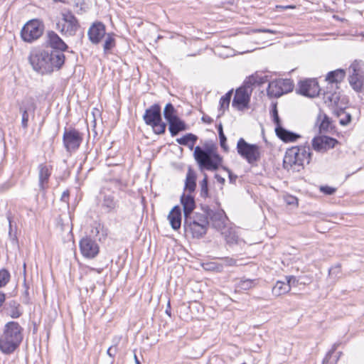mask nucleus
I'll list each match as a JSON object with an SVG mask.
<instances>
[{
  "mask_svg": "<svg viewBox=\"0 0 364 364\" xmlns=\"http://www.w3.org/2000/svg\"><path fill=\"white\" fill-rule=\"evenodd\" d=\"M28 60L33 69L42 75L60 69L65 63V55L58 50L36 49L31 52Z\"/></svg>",
  "mask_w": 364,
  "mask_h": 364,
  "instance_id": "1",
  "label": "nucleus"
},
{
  "mask_svg": "<svg viewBox=\"0 0 364 364\" xmlns=\"http://www.w3.org/2000/svg\"><path fill=\"white\" fill-rule=\"evenodd\" d=\"M23 328L16 321L8 322L0 335V351L6 355L14 353L23 340Z\"/></svg>",
  "mask_w": 364,
  "mask_h": 364,
  "instance_id": "2",
  "label": "nucleus"
},
{
  "mask_svg": "<svg viewBox=\"0 0 364 364\" xmlns=\"http://www.w3.org/2000/svg\"><path fill=\"white\" fill-rule=\"evenodd\" d=\"M209 220L205 209L202 213L195 212L193 214L184 218L183 228L187 234H191L194 238H200L207 232Z\"/></svg>",
  "mask_w": 364,
  "mask_h": 364,
  "instance_id": "3",
  "label": "nucleus"
},
{
  "mask_svg": "<svg viewBox=\"0 0 364 364\" xmlns=\"http://www.w3.org/2000/svg\"><path fill=\"white\" fill-rule=\"evenodd\" d=\"M193 156L200 170L216 171L222 162V158L211 147L203 149L197 146L195 147Z\"/></svg>",
  "mask_w": 364,
  "mask_h": 364,
  "instance_id": "4",
  "label": "nucleus"
},
{
  "mask_svg": "<svg viewBox=\"0 0 364 364\" xmlns=\"http://www.w3.org/2000/svg\"><path fill=\"white\" fill-rule=\"evenodd\" d=\"M311 153L310 147L301 146L288 149L284 157L283 165L287 169L303 167L305 162L309 163Z\"/></svg>",
  "mask_w": 364,
  "mask_h": 364,
  "instance_id": "5",
  "label": "nucleus"
},
{
  "mask_svg": "<svg viewBox=\"0 0 364 364\" xmlns=\"http://www.w3.org/2000/svg\"><path fill=\"white\" fill-rule=\"evenodd\" d=\"M237 151L238 154L252 166H257L261 159L259 146L247 143L243 138L237 141Z\"/></svg>",
  "mask_w": 364,
  "mask_h": 364,
  "instance_id": "6",
  "label": "nucleus"
},
{
  "mask_svg": "<svg viewBox=\"0 0 364 364\" xmlns=\"http://www.w3.org/2000/svg\"><path fill=\"white\" fill-rule=\"evenodd\" d=\"M61 16L56 23V28L65 36H74L80 26L77 18L70 11H63Z\"/></svg>",
  "mask_w": 364,
  "mask_h": 364,
  "instance_id": "7",
  "label": "nucleus"
},
{
  "mask_svg": "<svg viewBox=\"0 0 364 364\" xmlns=\"http://www.w3.org/2000/svg\"><path fill=\"white\" fill-rule=\"evenodd\" d=\"M44 31L43 22L38 19L28 21L21 31V36L23 41L32 43L39 38Z\"/></svg>",
  "mask_w": 364,
  "mask_h": 364,
  "instance_id": "8",
  "label": "nucleus"
},
{
  "mask_svg": "<svg viewBox=\"0 0 364 364\" xmlns=\"http://www.w3.org/2000/svg\"><path fill=\"white\" fill-rule=\"evenodd\" d=\"M294 89V83L290 79H277L269 83L267 93L270 98H278L290 92Z\"/></svg>",
  "mask_w": 364,
  "mask_h": 364,
  "instance_id": "9",
  "label": "nucleus"
},
{
  "mask_svg": "<svg viewBox=\"0 0 364 364\" xmlns=\"http://www.w3.org/2000/svg\"><path fill=\"white\" fill-rule=\"evenodd\" d=\"M363 63L355 60L350 66L352 74L349 77V83L352 88L359 92L364 90Z\"/></svg>",
  "mask_w": 364,
  "mask_h": 364,
  "instance_id": "10",
  "label": "nucleus"
},
{
  "mask_svg": "<svg viewBox=\"0 0 364 364\" xmlns=\"http://www.w3.org/2000/svg\"><path fill=\"white\" fill-rule=\"evenodd\" d=\"M63 141L67 151L77 150L82 141V134L75 129H65L63 136Z\"/></svg>",
  "mask_w": 364,
  "mask_h": 364,
  "instance_id": "11",
  "label": "nucleus"
},
{
  "mask_svg": "<svg viewBox=\"0 0 364 364\" xmlns=\"http://www.w3.org/2000/svg\"><path fill=\"white\" fill-rule=\"evenodd\" d=\"M19 112L21 114V127L26 129L28 126L29 114L34 116L36 105L33 97H26L18 103Z\"/></svg>",
  "mask_w": 364,
  "mask_h": 364,
  "instance_id": "12",
  "label": "nucleus"
},
{
  "mask_svg": "<svg viewBox=\"0 0 364 364\" xmlns=\"http://www.w3.org/2000/svg\"><path fill=\"white\" fill-rule=\"evenodd\" d=\"M205 214L208 215L209 225L211 224L212 227L217 230L221 232L225 230L226 226L227 217L225 212L222 210H213L208 207L204 208Z\"/></svg>",
  "mask_w": 364,
  "mask_h": 364,
  "instance_id": "13",
  "label": "nucleus"
},
{
  "mask_svg": "<svg viewBox=\"0 0 364 364\" xmlns=\"http://www.w3.org/2000/svg\"><path fill=\"white\" fill-rule=\"evenodd\" d=\"M79 245L81 254L87 259H93L99 254L100 247L98 244L90 237L82 238Z\"/></svg>",
  "mask_w": 364,
  "mask_h": 364,
  "instance_id": "14",
  "label": "nucleus"
},
{
  "mask_svg": "<svg viewBox=\"0 0 364 364\" xmlns=\"http://www.w3.org/2000/svg\"><path fill=\"white\" fill-rule=\"evenodd\" d=\"M251 93V90L243 85L239 87L235 92L232 106L239 110L246 108L249 104Z\"/></svg>",
  "mask_w": 364,
  "mask_h": 364,
  "instance_id": "15",
  "label": "nucleus"
},
{
  "mask_svg": "<svg viewBox=\"0 0 364 364\" xmlns=\"http://www.w3.org/2000/svg\"><path fill=\"white\" fill-rule=\"evenodd\" d=\"M338 143V141L332 137L319 136L312 139V147L316 151L323 153L334 148Z\"/></svg>",
  "mask_w": 364,
  "mask_h": 364,
  "instance_id": "16",
  "label": "nucleus"
},
{
  "mask_svg": "<svg viewBox=\"0 0 364 364\" xmlns=\"http://www.w3.org/2000/svg\"><path fill=\"white\" fill-rule=\"evenodd\" d=\"M320 91L316 80L309 79L299 83L298 92L304 96L314 97L319 95Z\"/></svg>",
  "mask_w": 364,
  "mask_h": 364,
  "instance_id": "17",
  "label": "nucleus"
},
{
  "mask_svg": "<svg viewBox=\"0 0 364 364\" xmlns=\"http://www.w3.org/2000/svg\"><path fill=\"white\" fill-rule=\"evenodd\" d=\"M143 119L149 126H154L156 122H160L162 119L160 105L154 104L146 109L143 115Z\"/></svg>",
  "mask_w": 364,
  "mask_h": 364,
  "instance_id": "18",
  "label": "nucleus"
},
{
  "mask_svg": "<svg viewBox=\"0 0 364 364\" xmlns=\"http://www.w3.org/2000/svg\"><path fill=\"white\" fill-rule=\"evenodd\" d=\"M105 26L102 22L92 24L87 31L89 40L93 44H98L106 35Z\"/></svg>",
  "mask_w": 364,
  "mask_h": 364,
  "instance_id": "19",
  "label": "nucleus"
},
{
  "mask_svg": "<svg viewBox=\"0 0 364 364\" xmlns=\"http://www.w3.org/2000/svg\"><path fill=\"white\" fill-rule=\"evenodd\" d=\"M38 186L41 191L48 188V183L52 173V166L46 164H41L38 167Z\"/></svg>",
  "mask_w": 364,
  "mask_h": 364,
  "instance_id": "20",
  "label": "nucleus"
},
{
  "mask_svg": "<svg viewBox=\"0 0 364 364\" xmlns=\"http://www.w3.org/2000/svg\"><path fill=\"white\" fill-rule=\"evenodd\" d=\"M346 72L343 69H338L329 72L326 77L327 86L331 87V89H338V84H340L344 79Z\"/></svg>",
  "mask_w": 364,
  "mask_h": 364,
  "instance_id": "21",
  "label": "nucleus"
},
{
  "mask_svg": "<svg viewBox=\"0 0 364 364\" xmlns=\"http://www.w3.org/2000/svg\"><path fill=\"white\" fill-rule=\"evenodd\" d=\"M47 43L54 50H58L61 53L68 48L66 43L53 31L47 32Z\"/></svg>",
  "mask_w": 364,
  "mask_h": 364,
  "instance_id": "22",
  "label": "nucleus"
},
{
  "mask_svg": "<svg viewBox=\"0 0 364 364\" xmlns=\"http://www.w3.org/2000/svg\"><path fill=\"white\" fill-rule=\"evenodd\" d=\"M181 203L183 206L184 218L194 213L193 210L196 208V203L191 193L186 194L183 193L181 196Z\"/></svg>",
  "mask_w": 364,
  "mask_h": 364,
  "instance_id": "23",
  "label": "nucleus"
},
{
  "mask_svg": "<svg viewBox=\"0 0 364 364\" xmlns=\"http://www.w3.org/2000/svg\"><path fill=\"white\" fill-rule=\"evenodd\" d=\"M323 100L328 106H336L338 108V103L340 100V92H336L334 89L327 86L326 90L323 92Z\"/></svg>",
  "mask_w": 364,
  "mask_h": 364,
  "instance_id": "24",
  "label": "nucleus"
},
{
  "mask_svg": "<svg viewBox=\"0 0 364 364\" xmlns=\"http://www.w3.org/2000/svg\"><path fill=\"white\" fill-rule=\"evenodd\" d=\"M168 219L171 224V228L177 230L181 225V210L179 206H174L170 211Z\"/></svg>",
  "mask_w": 364,
  "mask_h": 364,
  "instance_id": "25",
  "label": "nucleus"
},
{
  "mask_svg": "<svg viewBox=\"0 0 364 364\" xmlns=\"http://www.w3.org/2000/svg\"><path fill=\"white\" fill-rule=\"evenodd\" d=\"M275 132L277 136L284 142H293L300 138L299 134L288 131L282 126L276 127Z\"/></svg>",
  "mask_w": 364,
  "mask_h": 364,
  "instance_id": "26",
  "label": "nucleus"
},
{
  "mask_svg": "<svg viewBox=\"0 0 364 364\" xmlns=\"http://www.w3.org/2000/svg\"><path fill=\"white\" fill-rule=\"evenodd\" d=\"M267 76H262L259 75L258 73H255L246 78L243 83V86L246 88L250 89L252 92L253 86L264 84L267 81Z\"/></svg>",
  "mask_w": 364,
  "mask_h": 364,
  "instance_id": "27",
  "label": "nucleus"
},
{
  "mask_svg": "<svg viewBox=\"0 0 364 364\" xmlns=\"http://www.w3.org/2000/svg\"><path fill=\"white\" fill-rule=\"evenodd\" d=\"M168 123V129L172 136H176L180 132L187 129V125L178 117L173 118Z\"/></svg>",
  "mask_w": 364,
  "mask_h": 364,
  "instance_id": "28",
  "label": "nucleus"
},
{
  "mask_svg": "<svg viewBox=\"0 0 364 364\" xmlns=\"http://www.w3.org/2000/svg\"><path fill=\"white\" fill-rule=\"evenodd\" d=\"M196 187V173L189 168L186 173L184 191L192 193L195 191Z\"/></svg>",
  "mask_w": 364,
  "mask_h": 364,
  "instance_id": "29",
  "label": "nucleus"
},
{
  "mask_svg": "<svg viewBox=\"0 0 364 364\" xmlns=\"http://www.w3.org/2000/svg\"><path fill=\"white\" fill-rule=\"evenodd\" d=\"M102 207L106 210L107 213L114 212L117 207V203L112 195L105 194L102 200Z\"/></svg>",
  "mask_w": 364,
  "mask_h": 364,
  "instance_id": "30",
  "label": "nucleus"
},
{
  "mask_svg": "<svg viewBox=\"0 0 364 364\" xmlns=\"http://www.w3.org/2000/svg\"><path fill=\"white\" fill-rule=\"evenodd\" d=\"M198 136L193 134L188 133L181 138L176 139V142L181 145L187 146L190 149H193Z\"/></svg>",
  "mask_w": 364,
  "mask_h": 364,
  "instance_id": "31",
  "label": "nucleus"
},
{
  "mask_svg": "<svg viewBox=\"0 0 364 364\" xmlns=\"http://www.w3.org/2000/svg\"><path fill=\"white\" fill-rule=\"evenodd\" d=\"M290 291V284H288L287 282L277 281L275 285L272 288V294L279 296Z\"/></svg>",
  "mask_w": 364,
  "mask_h": 364,
  "instance_id": "32",
  "label": "nucleus"
},
{
  "mask_svg": "<svg viewBox=\"0 0 364 364\" xmlns=\"http://www.w3.org/2000/svg\"><path fill=\"white\" fill-rule=\"evenodd\" d=\"M334 113L336 114L338 118L339 123L346 126L348 125L351 121V115L350 113L347 112L344 109L342 108H336L334 109Z\"/></svg>",
  "mask_w": 364,
  "mask_h": 364,
  "instance_id": "33",
  "label": "nucleus"
},
{
  "mask_svg": "<svg viewBox=\"0 0 364 364\" xmlns=\"http://www.w3.org/2000/svg\"><path fill=\"white\" fill-rule=\"evenodd\" d=\"M220 232L224 235L228 244L234 245L237 243L238 236L234 230L226 227L225 229L222 230Z\"/></svg>",
  "mask_w": 364,
  "mask_h": 364,
  "instance_id": "34",
  "label": "nucleus"
},
{
  "mask_svg": "<svg viewBox=\"0 0 364 364\" xmlns=\"http://www.w3.org/2000/svg\"><path fill=\"white\" fill-rule=\"evenodd\" d=\"M105 41L103 45V50L105 54H107L110 52V50L115 47L116 41L114 38V35L112 33H107L105 36Z\"/></svg>",
  "mask_w": 364,
  "mask_h": 364,
  "instance_id": "35",
  "label": "nucleus"
},
{
  "mask_svg": "<svg viewBox=\"0 0 364 364\" xmlns=\"http://www.w3.org/2000/svg\"><path fill=\"white\" fill-rule=\"evenodd\" d=\"M176 109L173 105L171 103H168L164 109V118L167 120L168 122L173 120V118L178 117L176 114Z\"/></svg>",
  "mask_w": 364,
  "mask_h": 364,
  "instance_id": "36",
  "label": "nucleus"
},
{
  "mask_svg": "<svg viewBox=\"0 0 364 364\" xmlns=\"http://www.w3.org/2000/svg\"><path fill=\"white\" fill-rule=\"evenodd\" d=\"M318 121H321L319 124L320 132H328L331 125V121L329 117L325 114H320L318 117Z\"/></svg>",
  "mask_w": 364,
  "mask_h": 364,
  "instance_id": "37",
  "label": "nucleus"
},
{
  "mask_svg": "<svg viewBox=\"0 0 364 364\" xmlns=\"http://www.w3.org/2000/svg\"><path fill=\"white\" fill-rule=\"evenodd\" d=\"M205 265V269L210 271L222 272L224 269V264L220 261L208 262Z\"/></svg>",
  "mask_w": 364,
  "mask_h": 364,
  "instance_id": "38",
  "label": "nucleus"
},
{
  "mask_svg": "<svg viewBox=\"0 0 364 364\" xmlns=\"http://www.w3.org/2000/svg\"><path fill=\"white\" fill-rule=\"evenodd\" d=\"M232 96V91L228 92L225 95H223L220 100V109L223 110V112L229 107V105Z\"/></svg>",
  "mask_w": 364,
  "mask_h": 364,
  "instance_id": "39",
  "label": "nucleus"
},
{
  "mask_svg": "<svg viewBox=\"0 0 364 364\" xmlns=\"http://www.w3.org/2000/svg\"><path fill=\"white\" fill-rule=\"evenodd\" d=\"M218 134H219L220 144L221 147L223 149H225V151H228V146L226 144L227 138L223 132V128L222 124H220L218 126Z\"/></svg>",
  "mask_w": 364,
  "mask_h": 364,
  "instance_id": "40",
  "label": "nucleus"
},
{
  "mask_svg": "<svg viewBox=\"0 0 364 364\" xmlns=\"http://www.w3.org/2000/svg\"><path fill=\"white\" fill-rule=\"evenodd\" d=\"M200 196L203 198L208 196V176L204 175V178L200 182Z\"/></svg>",
  "mask_w": 364,
  "mask_h": 364,
  "instance_id": "41",
  "label": "nucleus"
},
{
  "mask_svg": "<svg viewBox=\"0 0 364 364\" xmlns=\"http://www.w3.org/2000/svg\"><path fill=\"white\" fill-rule=\"evenodd\" d=\"M337 346V344H333L331 350H329L326 357L323 358V364H336L337 360H331V357L332 355L334 353L335 350H336Z\"/></svg>",
  "mask_w": 364,
  "mask_h": 364,
  "instance_id": "42",
  "label": "nucleus"
},
{
  "mask_svg": "<svg viewBox=\"0 0 364 364\" xmlns=\"http://www.w3.org/2000/svg\"><path fill=\"white\" fill-rule=\"evenodd\" d=\"M255 285V280L243 279L240 282L239 287L242 290H248Z\"/></svg>",
  "mask_w": 364,
  "mask_h": 364,
  "instance_id": "43",
  "label": "nucleus"
},
{
  "mask_svg": "<svg viewBox=\"0 0 364 364\" xmlns=\"http://www.w3.org/2000/svg\"><path fill=\"white\" fill-rule=\"evenodd\" d=\"M10 279V274L6 269L0 270V287L5 286Z\"/></svg>",
  "mask_w": 364,
  "mask_h": 364,
  "instance_id": "44",
  "label": "nucleus"
},
{
  "mask_svg": "<svg viewBox=\"0 0 364 364\" xmlns=\"http://www.w3.org/2000/svg\"><path fill=\"white\" fill-rule=\"evenodd\" d=\"M154 130V132L156 134H162L166 131V124L162 122H156V125L151 126Z\"/></svg>",
  "mask_w": 364,
  "mask_h": 364,
  "instance_id": "45",
  "label": "nucleus"
},
{
  "mask_svg": "<svg viewBox=\"0 0 364 364\" xmlns=\"http://www.w3.org/2000/svg\"><path fill=\"white\" fill-rule=\"evenodd\" d=\"M220 262L223 263L224 267H233L235 266L237 264L236 259L232 258V257H224L220 259Z\"/></svg>",
  "mask_w": 364,
  "mask_h": 364,
  "instance_id": "46",
  "label": "nucleus"
},
{
  "mask_svg": "<svg viewBox=\"0 0 364 364\" xmlns=\"http://www.w3.org/2000/svg\"><path fill=\"white\" fill-rule=\"evenodd\" d=\"M272 117H273V122L276 124V127L282 126L276 105L274 106V108L272 109Z\"/></svg>",
  "mask_w": 364,
  "mask_h": 364,
  "instance_id": "47",
  "label": "nucleus"
},
{
  "mask_svg": "<svg viewBox=\"0 0 364 364\" xmlns=\"http://www.w3.org/2000/svg\"><path fill=\"white\" fill-rule=\"evenodd\" d=\"M320 191L326 195H332L336 192V189L331 186H324L320 187Z\"/></svg>",
  "mask_w": 364,
  "mask_h": 364,
  "instance_id": "48",
  "label": "nucleus"
},
{
  "mask_svg": "<svg viewBox=\"0 0 364 364\" xmlns=\"http://www.w3.org/2000/svg\"><path fill=\"white\" fill-rule=\"evenodd\" d=\"M117 351V346H110L107 350V354L111 357L112 358H114Z\"/></svg>",
  "mask_w": 364,
  "mask_h": 364,
  "instance_id": "49",
  "label": "nucleus"
},
{
  "mask_svg": "<svg viewBox=\"0 0 364 364\" xmlns=\"http://www.w3.org/2000/svg\"><path fill=\"white\" fill-rule=\"evenodd\" d=\"M287 282L288 283V284H290V287L291 286H296L297 283H298V280L296 279V278L294 276H289V277H287Z\"/></svg>",
  "mask_w": 364,
  "mask_h": 364,
  "instance_id": "50",
  "label": "nucleus"
},
{
  "mask_svg": "<svg viewBox=\"0 0 364 364\" xmlns=\"http://www.w3.org/2000/svg\"><path fill=\"white\" fill-rule=\"evenodd\" d=\"M340 272H341V265L340 264H337L335 267H331L328 272L329 274H336V275H337Z\"/></svg>",
  "mask_w": 364,
  "mask_h": 364,
  "instance_id": "51",
  "label": "nucleus"
},
{
  "mask_svg": "<svg viewBox=\"0 0 364 364\" xmlns=\"http://www.w3.org/2000/svg\"><path fill=\"white\" fill-rule=\"evenodd\" d=\"M69 191L66 190L63 193H62V196H61V198L60 200L65 203H68V199H69Z\"/></svg>",
  "mask_w": 364,
  "mask_h": 364,
  "instance_id": "52",
  "label": "nucleus"
},
{
  "mask_svg": "<svg viewBox=\"0 0 364 364\" xmlns=\"http://www.w3.org/2000/svg\"><path fill=\"white\" fill-rule=\"evenodd\" d=\"M225 170L228 172L229 179L231 183H235L237 176L234 175L229 169L225 168Z\"/></svg>",
  "mask_w": 364,
  "mask_h": 364,
  "instance_id": "53",
  "label": "nucleus"
},
{
  "mask_svg": "<svg viewBox=\"0 0 364 364\" xmlns=\"http://www.w3.org/2000/svg\"><path fill=\"white\" fill-rule=\"evenodd\" d=\"M256 31L257 32H262V33H269L272 34H275L277 32L276 31L268 29V28H264V29H258Z\"/></svg>",
  "mask_w": 364,
  "mask_h": 364,
  "instance_id": "54",
  "label": "nucleus"
},
{
  "mask_svg": "<svg viewBox=\"0 0 364 364\" xmlns=\"http://www.w3.org/2000/svg\"><path fill=\"white\" fill-rule=\"evenodd\" d=\"M202 120L208 124H210L213 122V119L209 116H203L202 117Z\"/></svg>",
  "mask_w": 364,
  "mask_h": 364,
  "instance_id": "55",
  "label": "nucleus"
},
{
  "mask_svg": "<svg viewBox=\"0 0 364 364\" xmlns=\"http://www.w3.org/2000/svg\"><path fill=\"white\" fill-rule=\"evenodd\" d=\"M21 314L16 311V310H14L11 314V316L12 318H18L20 316Z\"/></svg>",
  "mask_w": 364,
  "mask_h": 364,
  "instance_id": "56",
  "label": "nucleus"
},
{
  "mask_svg": "<svg viewBox=\"0 0 364 364\" xmlns=\"http://www.w3.org/2000/svg\"><path fill=\"white\" fill-rule=\"evenodd\" d=\"M215 178L217 179V181L221 183H225V179L223 178H222L221 176H220L219 175H215Z\"/></svg>",
  "mask_w": 364,
  "mask_h": 364,
  "instance_id": "57",
  "label": "nucleus"
},
{
  "mask_svg": "<svg viewBox=\"0 0 364 364\" xmlns=\"http://www.w3.org/2000/svg\"><path fill=\"white\" fill-rule=\"evenodd\" d=\"M5 300V295L4 294L0 292V306L2 305Z\"/></svg>",
  "mask_w": 364,
  "mask_h": 364,
  "instance_id": "58",
  "label": "nucleus"
},
{
  "mask_svg": "<svg viewBox=\"0 0 364 364\" xmlns=\"http://www.w3.org/2000/svg\"><path fill=\"white\" fill-rule=\"evenodd\" d=\"M166 314H168L169 316H171V306H170V302L168 303V305H167V308L166 309Z\"/></svg>",
  "mask_w": 364,
  "mask_h": 364,
  "instance_id": "59",
  "label": "nucleus"
},
{
  "mask_svg": "<svg viewBox=\"0 0 364 364\" xmlns=\"http://www.w3.org/2000/svg\"><path fill=\"white\" fill-rule=\"evenodd\" d=\"M134 360H135L136 364L137 363V361H139L136 355H134Z\"/></svg>",
  "mask_w": 364,
  "mask_h": 364,
  "instance_id": "60",
  "label": "nucleus"
},
{
  "mask_svg": "<svg viewBox=\"0 0 364 364\" xmlns=\"http://www.w3.org/2000/svg\"><path fill=\"white\" fill-rule=\"evenodd\" d=\"M136 364H141L139 361H137V363Z\"/></svg>",
  "mask_w": 364,
  "mask_h": 364,
  "instance_id": "61",
  "label": "nucleus"
}]
</instances>
